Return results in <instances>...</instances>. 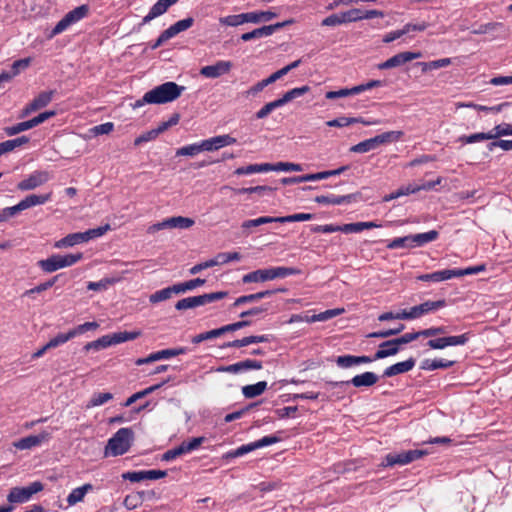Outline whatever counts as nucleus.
<instances>
[{
	"mask_svg": "<svg viewBox=\"0 0 512 512\" xmlns=\"http://www.w3.org/2000/svg\"><path fill=\"white\" fill-rule=\"evenodd\" d=\"M456 363L455 360H448L444 358L440 359H424L421 364L420 368L423 370H436V369H447L452 367Z\"/></svg>",
	"mask_w": 512,
	"mask_h": 512,
	"instance_id": "obj_18",
	"label": "nucleus"
},
{
	"mask_svg": "<svg viewBox=\"0 0 512 512\" xmlns=\"http://www.w3.org/2000/svg\"><path fill=\"white\" fill-rule=\"evenodd\" d=\"M29 126H30V124H28V121H23V122L15 124L13 126L5 127L3 130L6 135L14 136L23 131L29 130L30 129Z\"/></svg>",
	"mask_w": 512,
	"mask_h": 512,
	"instance_id": "obj_63",
	"label": "nucleus"
},
{
	"mask_svg": "<svg viewBox=\"0 0 512 512\" xmlns=\"http://www.w3.org/2000/svg\"><path fill=\"white\" fill-rule=\"evenodd\" d=\"M84 243L83 237L81 232L77 233H71L65 236L64 238L58 240L55 242L54 247L55 248H65V247H72L74 245Z\"/></svg>",
	"mask_w": 512,
	"mask_h": 512,
	"instance_id": "obj_30",
	"label": "nucleus"
},
{
	"mask_svg": "<svg viewBox=\"0 0 512 512\" xmlns=\"http://www.w3.org/2000/svg\"><path fill=\"white\" fill-rule=\"evenodd\" d=\"M414 365H415V362H414L413 358H410L403 362H398V363L386 368L384 371V376L392 377V376L407 372V371L411 370L414 367Z\"/></svg>",
	"mask_w": 512,
	"mask_h": 512,
	"instance_id": "obj_20",
	"label": "nucleus"
},
{
	"mask_svg": "<svg viewBox=\"0 0 512 512\" xmlns=\"http://www.w3.org/2000/svg\"><path fill=\"white\" fill-rule=\"evenodd\" d=\"M310 90V87L305 85L302 87L293 88L289 91H287L281 98L278 99L281 106L285 105L286 103L306 94Z\"/></svg>",
	"mask_w": 512,
	"mask_h": 512,
	"instance_id": "obj_35",
	"label": "nucleus"
},
{
	"mask_svg": "<svg viewBox=\"0 0 512 512\" xmlns=\"http://www.w3.org/2000/svg\"><path fill=\"white\" fill-rule=\"evenodd\" d=\"M426 338H422L420 341V345L423 348V351H429L431 349H444L445 346V338L439 337V338H432L425 341Z\"/></svg>",
	"mask_w": 512,
	"mask_h": 512,
	"instance_id": "obj_41",
	"label": "nucleus"
},
{
	"mask_svg": "<svg viewBox=\"0 0 512 512\" xmlns=\"http://www.w3.org/2000/svg\"><path fill=\"white\" fill-rule=\"evenodd\" d=\"M30 141L27 136H20L15 139L7 140L0 143V156L13 151L15 148L27 144Z\"/></svg>",
	"mask_w": 512,
	"mask_h": 512,
	"instance_id": "obj_27",
	"label": "nucleus"
},
{
	"mask_svg": "<svg viewBox=\"0 0 512 512\" xmlns=\"http://www.w3.org/2000/svg\"><path fill=\"white\" fill-rule=\"evenodd\" d=\"M171 380V378H167L166 380H164L163 382L159 383V384H155L153 386H150L142 391H139V392H136L134 393L133 395H131L127 400L126 402L124 403V406L125 407H128V406H131L133 403H135L137 400L153 393L154 391L158 390L159 388H161L164 384L168 383L169 381Z\"/></svg>",
	"mask_w": 512,
	"mask_h": 512,
	"instance_id": "obj_24",
	"label": "nucleus"
},
{
	"mask_svg": "<svg viewBox=\"0 0 512 512\" xmlns=\"http://www.w3.org/2000/svg\"><path fill=\"white\" fill-rule=\"evenodd\" d=\"M446 306V301L444 299L437 301H426L418 305V316L427 314L432 311H436L440 308Z\"/></svg>",
	"mask_w": 512,
	"mask_h": 512,
	"instance_id": "obj_37",
	"label": "nucleus"
},
{
	"mask_svg": "<svg viewBox=\"0 0 512 512\" xmlns=\"http://www.w3.org/2000/svg\"><path fill=\"white\" fill-rule=\"evenodd\" d=\"M109 346H111V342L108 340V336L104 335V336L100 337L99 339H97L95 341L88 342L84 346L83 349L85 351H89V350H96V351H98V350L107 348Z\"/></svg>",
	"mask_w": 512,
	"mask_h": 512,
	"instance_id": "obj_50",
	"label": "nucleus"
},
{
	"mask_svg": "<svg viewBox=\"0 0 512 512\" xmlns=\"http://www.w3.org/2000/svg\"><path fill=\"white\" fill-rule=\"evenodd\" d=\"M416 459V450L393 452L386 455L383 466L406 465Z\"/></svg>",
	"mask_w": 512,
	"mask_h": 512,
	"instance_id": "obj_12",
	"label": "nucleus"
},
{
	"mask_svg": "<svg viewBox=\"0 0 512 512\" xmlns=\"http://www.w3.org/2000/svg\"><path fill=\"white\" fill-rule=\"evenodd\" d=\"M194 23V19L192 17H188L177 21L175 24L171 25L168 29H166L167 34L170 35L171 38L175 37L177 34L186 31L190 27H192Z\"/></svg>",
	"mask_w": 512,
	"mask_h": 512,
	"instance_id": "obj_32",
	"label": "nucleus"
},
{
	"mask_svg": "<svg viewBox=\"0 0 512 512\" xmlns=\"http://www.w3.org/2000/svg\"><path fill=\"white\" fill-rule=\"evenodd\" d=\"M111 399H113V395L111 393H109V392H107V393H95V394H93V396L91 397V399L87 403L86 408L89 409V408H92V407L103 405L106 402L110 401Z\"/></svg>",
	"mask_w": 512,
	"mask_h": 512,
	"instance_id": "obj_46",
	"label": "nucleus"
},
{
	"mask_svg": "<svg viewBox=\"0 0 512 512\" xmlns=\"http://www.w3.org/2000/svg\"><path fill=\"white\" fill-rule=\"evenodd\" d=\"M201 152L199 143L183 146L176 151V156H195Z\"/></svg>",
	"mask_w": 512,
	"mask_h": 512,
	"instance_id": "obj_61",
	"label": "nucleus"
},
{
	"mask_svg": "<svg viewBox=\"0 0 512 512\" xmlns=\"http://www.w3.org/2000/svg\"><path fill=\"white\" fill-rule=\"evenodd\" d=\"M455 273H453L452 269H445L441 271H436L433 273L418 275V280L424 282H441L444 280H448L454 278Z\"/></svg>",
	"mask_w": 512,
	"mask_h": 512,
	"instance_id": "obj_19",
	"label": "nucleus"
},
{
	"mask_svg": "<svg viewBox=\"0 0 512 512\" xmlns=\"http://www.w3.org/2000/svg\"><path fill=\"white\" fill-rule=\"evenodd\" d=\"M444 338L446 347L465 345L470 339V333H464L456 336H446Z\"/></svg>",
	"mask_w": 512,
	"mask_h": 512,
	"instance_id": "obj_54",
	"label": "nucleus"
},
{
	"mask_svg": "<svg viewBox=\"0 0 512 512\" xmlns=\"http://www.w3.org/2000/svg\"><path fill=\"white\" fill-rule=\"evenodd\" d=\"M292 23V20H287L284 22H278L272 25L263 26L260 28H256L250 32L244 33L241 35L240 39L244 42L251 41L253 39H258L262 37H267L272 35L275 31L283 28L284 26Z\"/></svg>",
	"mask_w": 512,
	"mask_h": 512,
	"instance_id": "obj_9",
	"label": "nucleus"
},
{
	"mask_svg": "<svg viewBox=\"0 0 512 512\" xmlns=\"http://www.w3.org/2000/svg\"><path fill=\"white\" fill-rule=\"evenodd\" d=\"M31 63V58H24L20 60H16L13 62L11 66V70L9 71L13 77L17 76L22 70H25L29 67Z\"/></svg>",
	"mask_w": 512,
	"mask_h": 512,
	"instance_id": "obj_62",
	"label": "nucleus"
},
{
	"mask_svg": "<svg viewBox=\"0 0 512 512\" xmlns=\"http://www.w3.org/2000/svg\"><path fill=\"white\" fill-rule=\"evenodd\" d=\"M269 163L262 164H250L245 167H239L234 171L235 175H248L252 173H260V172H268L269 171Z\"/></svg>",
	"mask_w": 512,
	"mask_h": 512,
	"instance_id": "obj_36",
	"label": "nucleus"
},
{
	"mask_svg": "<svg viewBox=\"0 0 512 512\" xmlns=\"http://www.w3.org/2000/svg\"><path fill=\"white\" fill-rule=\"evenodd\" d=\"M51 196V192L42 195L31 194L25 197L23 200H21L20 203L22 205L23 210H26L36 205L45 204L51 199Z\"/></svg>",
	"mask_w": 512,
	"mask_h": 512,
	"instance_id": "obj_23",
	"label": "nucleus"
},
{
	"mask_svg": "<svg viewBox=\"0 0 512 512\" xmlns=\"http://www.w3.org/2000/svg\"><path fill=\"white\" fill-rule=\"evenodd\" d=\"M233 67L231 61L219 60L213 65L204 66L200 69V75L206 78H218L224 74H228Z\"/></svg>",
	"mask_w": 512,
	"mask_h": 512,
	"instance_id": "obj_11",
	"label": "nucleus"
},
{
	"mask_svg": "<svg viewBox=\"0 0 512 512\" xmlns=\"http://www.w3.org/2000/svg\"><path fill=\"white\" fill-rule=\"evenodd\" d=\"M398 351L399 349L393 339L388 340L379 345V349L375 353L373 359H383L388 356L395 355Z\"/></svg>",
	"mask_w": 512,
	"mask_h": 512,
	"instance_id": "obj_25",
	"label": "nucleus"
},
{
	"mask_svg": "<svg viewBox=\"0 0 512 512\" xmlns=\"http://www.w3.org/2000/svg\"><path fill=\"white\" fill-rule=\"evenodd\" d=\"M194 224V220L188 217H171L168 218V226L169 229L171 228H180V229H187L190 228Z\"/></svg>",
	"mask_w": 512,
	"mask_h": 512,
	"instance_id": "obj_40",
	"label": "nucleus"
},
{
	"mask_svg": "<svg viewBox=\"0 0 512 512\" xmlns=\"http://www.w3.org/2000/svg\"><path fill=\"white\" fill-rule=\"evenodd\" d=\"M413 59H416V52H402L379 64L378 67L379 69H390L401 66Z\"/></svg>",
	"mask_w": 512,
	"mask_h": 512,
	"instance_id": "obj_15",
	"label": "nucleus"
},
{
	"mask_svg": "<svg viewBox=\"0 0 512 512\" xmlns=\"http://www.w3.org/2000/svg\"><path fill=\"white\" fill-rule=\"evenodd\" d=\"M51 437L50 433L44 431L38 435H29L27 437L21 438L18 441L14 442V446L20 450H27L39 446L44 441L49 440Z\"/></svg>",
	"mask_w": 512,
	"mask_h": 512,
	"instance_id": "obj_13",
	"label": "nucleus"
},
{
	"mask_svg": "<svg viewBox=\"0 0 512 512\" xmlns=\"http://www.w3.org/2000/svg\"><path fill=\"white\" fill-rule=\"evenodd\" d=\"M301 274V270L295 267H271L268 269H258L252 271L242 277L243 283H257L274 280L277 278H285L291 275Z\"/></svg>",
	"mask_w": 512,
	"mask_h": 512,
	"instance_id": "obj_2",
	"label": "nucleus"
},
{
	"mask_svg": "<svg viewBox=\"0 0 512 512\" xmlns=\"http://www.w3.org/2000/svg\"><path fill=\"white\" fill-rule=\"evenodd\" d=\"M279 292L285 293V292H287V289L286 288H277V289H272V290L260 291V292L254 293V294L243 295V296L238 297L235 300V302L233 303V306L238 307V306L246 304V303H254L263 298L270 297Z\"/></svg>",
	"mask_w": 512,
	"mask_h": 512,
	"instance_id": "obj_14",
	"label": "nucleus"
},
{
	"mask_svg": "<svg viewBox=\"0 0 512 512\" xmlns=\"http://www.w3.org/2000/svg\"><path fill=\"white\" fill-rule=\"evenodd\" d=\"M416 317V306H413L410 308V310L407 312L406 310H402L397 313L393 312H385L382 313L379 317V321H388L393 319H413Z\"/></svg>",
	"mask_w": 512,
	"mask_h": 512,
	"instance_id": "obj_26",
	"label": "nucleus"
},
{
	"mask_svg": "<svg viewBox=\"0 0 512 512\" xmlns=\"http://www.w3.org/2000/svg\"><path fill=\"white\" fill-rule=\"evenodd\" d=\"M72 338H74V335L71 330H69L67 333H59L57 336L50 339L46 343V348H50V349L56 348L64 343L68 342Z\"/></svg>",
	"mask_w": 512,
	"mask_h": 512,
	"instance_id": "obj_43",
	"label": "nucleus"
},
{
	"mask_svg": "<svg viewBox=\"0 0 512 512\" xmlns=\"http://www.w3.org/2000/svg\"><path fill=\"white\" fill-rule=\"evenodd\" d=\"M274 190L275 189L270 187V186L263 185V186L239 188V189H235L234 191L237 194H252V193H256L258 195H263L265 192H272Z\"/></svg>",
	"mask_w": 512,
	"mask_h": 512,
	"instance_id": "obj_56",
	"label": "nucleus"
},
{
	"mask_svg": "<svg viewBox=\"0 0 512 512\" xmlns=\"http://www.w3.org/2000/svg\"><path fill=\"white\" fill-rule=\"evenodd\" d=\"M400 135H401V132L389 131V132H384L382 134L376 135L375 139H376L377 145L379 147L382 144H386V143H390L395 140H398Z\"/></svg>",
	"mask_w": 512,
	"mask_h": 512,
	"instance_id": "obj_57",
	"label": "nucleus"
},
{
	"mask_svg": "<svg viewBox=\"0 0 512 512\" xmlns=\"http://www.w3.org/2000/svg\"><path fill=\"white\" fill-rule=\"evenodd\" d=\"M87 5H81L68 12L53 28L50 37H54L65 31L70 25L83 19L88 14Z\"/></svg>",
	"mask_w": 512,
	"mask_h": 512,
	"instance_id": "obj_5",
	"label": "nucleus"
},
{
	"mask_svg": "<svg viewBox=\"0 0 512 512\" xmlns=\"http://www.w3.org/2000/svg\"><path fill=\"white\" fill-rule=\"evenodd\" d=\"M452 63L451 58H442L429 62H418V67L421 68L423 73L430 72L432 70L440 69L449 66Z\"/></svg>",
	"mask_w": 512,
	"mask_h": 512,
	"instance_id": "obj_29",
	"label": "nucleus"
},
{
	"mask_svg": "<svg viewBox=\"0 0 512 512\" xmlns=\"http://www.w3.org/2000/svg\"><path fill=\"white\" fill-rule=\"evenodd\" d=\"M83 258L82 253L59 255L55 254L47 259L39 260L38 266L46 273L55 272L61 268L69 267Z\"/></svg>",
	"mask_w": 512,
	"mask_h": 512,
	"instance_id": "obj_4",
	"label": "nucleus"
},
{
	"mask_svg": "<svg viewBox=\"0 0 512 512\" xmlns=\"http://www.w3.org/2000/svg\"><path fill=\"white\" fill-rule=\"evenodd\" d=\"M178 0H158L150 9L148 14L143 18L142 24H147L154 18L163 15L170 6L175 4Z\"/></svg>",
	"mask_w": 512,
	"mask_h": 512,
	"instance_id": "obj_16",
	"label": "nucleus"
},
{
	"mask_svg": "<svg viewBox=\"0 0 512 512\" xmlns=\"http://www.w3.org/2000/svg\"><path fill=\"white\" fill-rule=\"evenodd\" d=\"M134 440V432L131 428H120L107 442L104 455L120 456L128 452Z\"/></svg>",
	"mask_w": 512,
	"mask_h": 512,
	"instance_id": "obj_3",
	"label": "nucleus"
},
{
	"mask_svg": "<svg viewBox=\"0 0 512 512\" xmlns=\"http://www.w3.org/2000/svg\"><path fill=\"white\" fill-rule=\"evenodd\" d=\"M55 90L43 91L35 97L21 112L20 118H24L34 111L46 107L53 99Z\"/></svg>",
	"mask_w": 512,
	"mask_h": 512,
	"instance_id": "obj_10",
	"label": "nucleus"
},
{
	"mask_svg": "<svg viewBox=\"0 0 512 512\" xmlns=\"http://www.w3.org/2000/svg\"><path fill=\"white\" fill-rule=\"evenodd\" d=\"M416 191V188L412 185H408L407 187H401L397 189L395 192H392L386 196H384L383 201L387 202L396 198H399L404 195H409L410 193H414Z\"/></svg>",
	"mask_w": 512,
	"mask_h": 512,
	"instance_id": "obj_60",
	"label": "nucleus"
},
{
	"mask_svg": "<svg viewBox=\"0 0 512 512\" xmlns=\"http://www.w3.org/2000/svg\"><path fill=\"white\" fill-rule=\"evenodd\" d=\"M343 311H344V309H339V308L326 310L319 314L312 315L310 318L307 319V321L308 322L326 321V320L331 319L337 315H340Z\"/></svg>",
	"mask_w": 512,
	"mask_h": 512,
	"instance_id": "obj_47",
	"label": "nucleus"
},
{
	"mask_svg": "<svg viewBox=\"0 0 512 512\" xmlns=\"http://www.w3.org/2000/svg\"><path fill=\"white\" fill-rule=\"evenodd\" d=\"M43 488V484L39 481L31 483L27 487H14L7 495V500L10 503H24L28 501L33 494L42 491Z\"/></svg>",
	"mask_w": 512,
	"mask_h": 512,
	"instance_id": "obj_6",
	"label": "nucleus"
},
{
	"mask_svg": "<svg viewBox=\"0 0 512 512\" xmlns=\"http://www.w3.org/2000/svg\"><path fill=\"white\" fill-rule=\"evenodd\" d=\"M378 147L375 137L359 142L350 148L354 153H366Z\"/></svg>",
	"mask_w": 512,
	"mask_h": 512,
	"instance_id": "obj_39",
	"label": "nucleus"
},
{
	"mask_svg": "<svg viewBox=\"0 0 512 512\" xmlns=\"http://www.w3.org/2000/svg\"><path fill=\"white\" fill-rule=\"evenodd\" d=\"M51 178L52 175L48 171H34L28 178L20 181L17 184V188L21 191L34 190L47 183Z\"/></svg>",
	"mask_w": 512,
	"mask_h": 512,
	"instance_id": "obj_8",
	"label": "nucleus"
},
{
	"mask_svg": "<svg viewBox=\"0 0 512 512\" xmlns=\"http://www.w3.org/2000/svg\"><path fill=\"white\" fill-rule=\"evenodd\" d=\"M144 494H153V491H141L135 494L127 495L124 499V506L127 509H134L143 502Z\"/></svg>",
	"mask_w": 512,
	"mask_h": 512,
	"instance_id": "obj_38",
	"label": "nucleus"
},
{
	"mask_svg": "<svg viewBox=\"0 0 512 512\" xmlns=\"http://www.w3.org/2000/svg\"><path fill=\"white\" fill-rule=\"evenodd\" d=\"M357 197V194H348L343 196H325V195H319L314 198V201L318 204H333V205H341L345 203H351L353 200H355Z\"/></svg>",
	"mask_w": 512,
	"mask_h": 512,
	"instance_id": "obj_17",
	"label": "nucleus"
},
{
	"mask_svg": "<svg viewBox=\"0 0 512 512\" xmlns=\"http://www.w3.org/2000/svg\"><path fill=\"white\" fill-rule=\"evenodd\" d=\"M356 94H359V89L352 87V88H344V89H340L338 91H328L326 94H325V97L327 99H336V98H341V97H347V96H351V95H356Z\"/></svg>",
	"mask_w": 512,
	"mask_h": 512,
	"instance_id": "obj_52",
	"label": "nucleus"
},
{
	"mask_svg": "<svg viewBox=\"0 0 512 512\" xmlns=\"http://www.w3.org/2000/svg\"><path fill=\"white\" fill-rule=\"evenodd\" d=\"M228 292L226 291H218L213 293H207L203 295H199L201 306L206 305L208 303H212L214 301H218L227 297Z\"/></svg>",
	"mask_w": 512,
	"mask_h": 512,
	"instance_id": "obj_53",
	"label": "nucleus"
},
{
	"mask_svg": "<svg viewBox=\"0 0 512 512\" xmlns=\"http://www.w3.org/2000/svg\"><path fill=\"white\" fill-rule=\"evenodd\" d=\"M140 334L141 333L139 331H131V332L123 331V332L113 333V334L107 335V336H108V340L111 342V345H115V344L123 343V342L129 341V340H134V339L138 338L140 336Z\"/></svg>",
	"mask_w": 512,
	"mask_h": 512,
	"instance_id": "obj_31",
	"label": "nucleus"
},
{
	"mask_svg": "<svg viewBox=\"0 0 512 512\" xmlns=\"http://www.w3.org/2000/svg\"><path fill=\"white\" fill-rule=\"evenodd\" d=\"M93 490V485L90 483L84 484L81 487H77L71 491V493L67 497V503L69 506L76 505L77 503L83 501L85 495Z\"/></svg>",
	"mask_w": 512,
	"mask_h": 512,
	"instance_id": "obj_21",
	"label": "nucleus"
},
{
	"mask_svg": "<svg viewBox=\"0 0 512 512\" xmlns=\"http://www.w3.org/2000/svg\"><path fill=\"white\" fill-rule=\"evenodd\" d=\"M205 282V279L195 278L183 283L173 285V290L175 291V294H180L189 290H193L199 286H202L205 284Z\"/></svg>",
	"mask_w": 512,
	"mask_h": 512,
	"instance_id": "obj_34",
	"label": "nucleus"
},
{
	"mask_svg": "<svg viewBox=\"0 0 512 512\" xmlns=\"http://www.w3.org/2000/svg\"><path fill=\"white\" fill-rule=\"evenodd\" d=\"M380 225L375 222H356L342 225V232L344 233H358L366 229L377 228Z\"/></svg>",
	"mask_w": 512,
	"mask_h": 512,
	"instance_id": "obj_33",
	"label": "nucleus"
},
{
	"mask_svg": "<svg viewBox=\"0 0 512 512\" xmlns=\"http://www.w3.org/2000/svg\"><path fill=\"white\" fill-rule=\"evenodd\" d=\"M254 19H256V17L249 16L248 12H247V13H241V14H237V15H229L226 17H221L219 19V22L222 25L236 27V26L242 25L244 23H249V20H254Z\"/></svg>",
	"mask_w": 512,
	"mask_h": 512,
	"instance_id": "obj_22",
	"label": "nucleus"
},
{
	"mask_svg": "<svg viewBox=\"0 0 512 512\" xmlns=\"http://www.w3.org/2000/svg\"><path fill=\"white\" fill-rule=\"evenodd\" d=\"M198 306H201L199 295L183 298L175 304V308L179 311L196 308Z\"/></svg>",
	"mask_w": 512,
	"mask_h": 512,
	"instance_id": "obj_42",
	"label": "nucleus"
},
{
	"mask_svg": "<svg viewBox=\"0 0 512 512\" xmlns=\"http://www.w3.org/2000/svg\"><path fill=\"white\" fill-rule=\"evenodd\" d=\"M484 140H492V136L489 134V132H479L471 135H463L459 138V141L465 144H472Z\"/></svg>",
	"mask_w": 512,
	"mask_h": 512,
	"instance_id": "obj_44",
	"label": "nucleus"
},
{
	"mask_svg": "<svg viewBox=\"0 0 512 512\" xmlns=\"http://www.w3.org/2000/svg\"><path fill=\"white\" fill-rule=\"evenodd\" d=\"M173 294H175V291L173 290V286H170V287L158 290L155 293L151 294L149 297V301L151 303H158L161 301H165V300L171 298V296Z\"/></svg>",
	"mask_w": 512,
	"mask_h": 512,
	"instance_id": "obj_45",
	"label": "nucleus"
},
{
	"mask_svg": "<svg viewBox=\"0 0 512 512\" xmlns=\"http://www.w3.org/2000/svg\"><path fill=\"white\" fill-rule=\"evenodd\" d=\"M269 171H302L303 168L300 164L290 162H278L276 164L269 163Z\"/></svg>",
	"mask_w": 512,
	"mask_h": 512,
	"instance_id": "obj_48",
	"label": "nucleus"
},
{
	"mask_svg": "<svg viewBox=\"0 0 512 512\" xmlns=\"http://www.w3.org/2000/svg\"><path fill=\"white\" fill-rule=\"evenodd\" d=\"M379 380V377L373 372H364L362 374L354 376L351 380L347 381H327L326 384L332 388L341 387L344 385L352 384L354 387H370L375 385Z\"/></svg>",
	"mask_w": 512,
	"mask_h": 512,
	"instance_id": "obj_7",
	"label": "nucleus"
},
{
	"mask_svg": "<svg viewBox=\"0 0 512 512\" xmlns=\"http://www.w3.org/2000/svg\"><path fill=\"white\" fill-rule=\"evenodd\" d=\"M267 388L266 381H259L256 384L246 385L242 388L245 398L252 399L261 395Z\"/></svg>",
	"mask_w": 512,
	"mask_h": 512,
	"instance_id": "obj_28",
	"label": "nucleus"
},
{
	"mask_svg": "<svg viewBox=\"0 0 512 512\" xmlns=\"http://www.w3.org/2000/svg\"><path fill=\"white\" fill-rule=\"evenodd\" d=\"M184 90V86H179L175 82H165L146 92L144 94V101H147L148 104L172 102L179 98Z\"/></svg>",
	"mask_w": 512,
	"mask_h": 512,
	"instance_id": "obj_1",
	"label": "nucleus"
},
{
	"mask_svg": "<svg viewBox=\"0 0 512 512\" xmlns=\"http://www.w3.org/2000/svg\"><path fill=\"white\" fill-rule=\"evenodd\" d=\"M220 336H222L221 330H220V328H217V329H213V330L206 331V332L200 333L198 335H195L191 341L194 344H199L203 341L211 340V339H214V338H217Z\"/></svg>",
	"mask_w": 512,
	"mask_h": 512,
	"instance_id": "obj_51",
	"label": "nucleus"
},
{
	"mask_svg": "<svg viewBox=\"0 0 512 512\" xmlns=\"http://www.w3.org/2000/svg\"><path fill=\"white\" fill-rule=\"evenodd\" d=\"M249 16H254L256 19L249 20V23H259L262 21H270L273 18L277 17V14L272 11H255V12H248Z\"/></svg>",
	"mask_w": 512,
	"mask_h": 512,
	"instance_id": "obj_55",
	"label": "nucleus"
},
{
	"mask_svg": "<svg viewBox=\"0 0 512 512\" xmlns=\"http://www.w3.org/2000/svg\"><path fill=\"white\" fill-rule=\"evenodd\" d=\"M186 450H185V447L183 445V443H181L178 447H175L173 449H170V450H167L163 455H162V460L164 461H170V460H173L183 454H186Z\"/></svg>",
	"mask_w": 512,
	"mask_h": 512,
	"instance_id": "obj_64",
	"label": "nucleus"
},
{
	"mask_svg": "<svg viewBox=\"0 0 512 512\" xmlns=\"http://www.w3.org/2000/svg\"><path fill=\"white\" fill-rule=\"evenodd\" d=\"M281 107V104L280 102L278 101V99L272 101V102H269L267 104H265L256 114H255V117L257 119H264L266 118L273 110H275L276 108H279Z\"/></svg>",
	"mask_w": 512,
	"mask_h": 512,
	"instance_id": "obj_59",
	"label": "nucleus"
},
{
	"mask_svg": "<svg viewBox=\"0 0 512 512\" xmlns=\"http://www.w3.org/2000/svg\"><path fill=\"white\" fill-rule=\"evenodd\" d=\"M489 134H491L492 139H498L502 136L512 135V125L509 123H501L490 130Z\"/></svg>",
	"mask_w": 512,
	"mask_h": 512,
	"instance_id": "obj_49",
	"label": "nucleus"
},
{
	"mask_svg": "<svg viewBox=\"0 0 512 512\" xmlns=\"http://www.w3.org/2000/svg\"><path fill=\"white\" fill-rule=\"evenodd\" d=\"M403 329H404V325L399 323V324H397V329H384V330H380V331H377V332L370 333L368 335V337H372V338H387V337L399 334L400 332L403 331Z\"/></svg>",
	"mask_w": 512,
	"mask_h": 512,
	"instance_id": "obj_58",
	"label": "nucleus"
}]
</instances>
